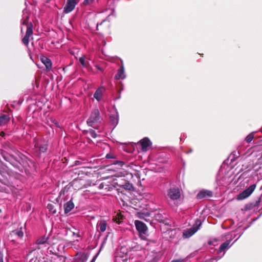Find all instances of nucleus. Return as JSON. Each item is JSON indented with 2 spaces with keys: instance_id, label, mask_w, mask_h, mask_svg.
I'll use <instances>...</instances> for the list:
<instances>
[{
  "instance_id": "f3484780",
  "label": "nucleus",
  "mask_w": 262,
  "mask_h": 262,
  "mask_svg": "<svg viewBox=\"0 0 262 262\" xmlns=\"http://www.w3.org/2000/svg\"><path fill=\"white\" fill-rule=\"evenodd\" d=\"M42 62L45 65L48 70H50L52 68V62L50 59L43 56L41 58Z\"/></svg>"
},
{
  "instance_id": "f257e3e1",
  "label": "nucleus",
  "mask_w": 262,
  "mask_h": 262,
  "mask_svg": "<svg viewBox=\"0 0 262 262\" xmlns=\"http://www.w3.org/2000/svg\"><path fill=\"white\" fill-rule=\"evenodd\" d=\"M180 191L178 187H172L167 191V199L169 204H173L176 206L179 204Z\"/></svg>"
},
{
  "instance_id": "bb28decb",
  "label": "nucleus",
  "mask_w": 262,
  "mask_h": 262,
  "mask_svg": "<svg viewBox=\"0 0 262 262\" xmlns=\"http://www.w3.org/2000/svg\"><path fill=\"white\" fill-rule=\"evenodd\" d=\"M87 257L86 255L84 254L80 255V260H81V262H85L87 260Z\"/></svg>"
},
{
  "instance_id": "c756f323",
  "label": "nucleus",
  "mask_w": 262,
  "mask_h": 262,
  "mask_svg": "<svg viewBox=\"0 0 262 262\" xmlns=\"http://www.w3.org/2000/svg\"><path fill=\"white\" fill-rule=\"evenodd\" d=\"M115 164H118L121 166H122L124 164V162L121 161H117L116 163H115Z\"/></svg>"
},
{
  "instance_id": "9d476101",
  "label": "nucleus",
  "mask_w": 262,
  "mask_h": 262,
  "mask_svg": "<svg viewBox=\"0 0 262 262\" xmlns=\"http://www.w3.org/2000/svg\"><path fill=\"white\" fill-rule=\"evenodd\" d=\"M11 236H15L17 238H21L24 236L23 227L21 226L18 229L12 231L10 234Z\"/></svg>"
},
{
  "instance_id": "58836bf2",
  "label": "nucleus",
  "mask_w": 262,
  "mask_h": 262,
  "mask_svg": "<svg viewBox=\"0 0 262 262\" xmlns=\"http://www.w3.org/2000/svg\"><path fill=\"white\" fill-rule=\"evenodd\" d=\"M53 213H55V211H53Z\"/></svg>"
},
{
  "instance_id": "f03ea898",
  "label": "nucleus",
  "mask_w": 262,
  "mask_h": 262,
  "mask_svg": "<svg viewBox=\"0 0 262 262\" xmlns=\"http://www.w3.org/2000/svg\"><path fill=\"white\" fill-rule=\"evenodd\" d=\"M29 18L28 15L25 14V11H24L23 17V21L22 24L24 25H26L27 26V31L25 36L23 38V42L26 45L28 46L29 43V40L30 37L32 35L33 33L32 31V25L31 23H28V19Z\"/></svg>"
},
{
  "instance_id": "9b49d317",
  "label": "nucleus",
  "mask_w": 262,
  "mask_h": 262,
  "mask_svg": "<svg viewBox=\"0 0 262 262\" xmlns=\"http://www.w3.org/2000/svg\"><path fill=\"white\" fill-rule=\"evenodd\" d=\"M107 223L104 220L99 221L97 224V230L101 232H104L106 229Z\"/></svg>"
},
{
  "instance_id": "4c0bfd02",
  "label": "nucleus",
  "mask_w": 262,
  "mask_h": 262,
  "mask_svg": "<svg viewBox=\"0 0 262 262\" xmlns=\"http://www.w3.org/2000/svg\"><path fill=\"white\" fill-rule=\"evenodd\" d=\"M3 135H4V132H2V133L1 135H2V136H4Z\"/></svg>"
},
{
  "instance_id": "cd10ccee",
  "label": "nucleus",
  "mask_w": 262,
  "mask_h": 262,
  "mask_svg": "<svg viewBox=\"0 0 262 262\" xmlns=\"http://www.w3.org/2000/svg\"><path fill=\"white\" fill-rule=\"evenodd\" d=\"M90 134L93 138H95L97 137V134L95 133L94 130L92 129L90 130Z\"/></svg>"
},
{
  "instance_id": "2f4dec72",
  "label": "nucleus",
  "mask_w": 262,
  "mask_h": 262,
  "mask_svg": "<svg viewBox=\"0 0 262 262\" xmlns=\"http://www.w3.org/2000/svg\"><path fill=\"white\" fill-rule=\"evenodd\" d=\"M59 258H60V260H62L63 261H65V257H63V256H59Z\"/></svg>"
},
{
  "instance_id": "393cba45",
  "label": "nucleus",
  "mask_w": 262,
  "mask_h": 262,
  "mask_svg": "<svg viewBox=\"0 0 262 262\" xmlns=\"http://www.w3.org/2000/svg\"><path fill=\"white\" fill-rule=\"evenodd\" d=\"M51 121L53 123V125H54L56 127H59V128L61 127L59 125V123L58 122V121L56 120H55V119L51 118Z\"/></svg>"
},
{
  "instance_id": "6ab92c4d",
  "label": "nucleus",
  "mask_w": 262,
  "mask_h": 262,
  "mask_svg": "<svg viewBox=\"0 0 262 262\" xmlns=\"http://www.w3.org/2000/svg\"><path fill=\"white\" fill-rule=\"evenodd\" d=\"M10 120V118L7 115H3L0 117V125L6 124Z\"/></svg>"
},
{
  "instance_id": "4be33fe9",
  "label": "nucleus",
  "mask_w": 262,
  "mask_h": 262,
  "mask_svg": "<svg viewBox=\"0 0 262 262\" xmlns=\"http://www.w3.org/2000/svg\"><path fill=\"white\" fill-rule=\"evenodd\" d=\"M254 133H251L250 134H249L245 138V141L247 142V143H250L251 142L252 140L254 139Z\"/></svg>"
},
{
  "instance_id": "423d86ee",
  "label": "nucleus",
  "mask_w": 262,
  "mask_h": 262,
  "mask_svg": "<svg viewBox=\"0 0 262 262\" xmlns=\"http://www.w3.org/2000/svg\"><path fill=\"white\" fill-rule=\"evenodd\" d=\"M256 185L255 184L250 185L248 188L244 190L237 195V199L238 200H243L249 196L254 191L256 188Z\"/></svg>"
},
{
  "instance_id": "a878e982",
  "label": "nucleus",
  "mask_w": 262,
  "mask_h": 262,
  "mask_svg": "<svg viewBox=\"0 0 262 262\" xmlns=\"http://www.w3.org/2000/svg\"><path fill=\"white\" fill-rule=\"evenodd\" d=\"M94 2V0H84L83 4L84 5H89L92 4Z\"/></svg>"
},
{
  "instance_id": "aec40b11",
  "label": "nucleus",
  "mask_w": 262,
  "mask_h": 262,
  "mask_svg": "<svg viewBox=\"0 0 262 262\" xmlns=\"http://www.w3.org/2000/svg\"><path fill=\"white\" fill-rule=\"evenodd\" d=\"M74 231H72L71 229H69L67 231V234L72 235L74 238H77L79 236V234L77 231V230L76 229L73 228Z\"/></svg>"
},
{
  "instance_id": "412c9836",
  "label": "nucleus",
  "mask_w": 262,
  "mask_h": 262,
  "mask_svg": "<svg viewBox=\"0 0 262 262\" xmlns=\"http://www.w3.org/2000/svg\"><path fill=\"white\" fill-rule=\"evenodd\" d=\"M48 239V237H46L45 236L41 237L39 238L36 241V244H38V245L43 244L46 243L47 242Z\"/></svg>"
},
{
  "instance_id": "39448f33",
  "label": "nucleus",
  "mask_w": 262,
  "mask_h": 262,
  "mask_svg": "<svg viewBox=\"0 0 262 262\" xmlns=\"http://www.w3.org/2000/svg\"><path fill=\"white\" fill-rule=\"evenodd\" d=\"M136 229L139 232L140 237L142 239L146 240V235L147 228L146 225L142 222L136 220L135 222Z\"/></svg>"
},
{
  "instance_id": "ddd939ff",
  "label": "nucleus",
  "mask_w": 262,
  "mask_h": 262,
  "mask_svg": "<svg viewBox=\"0 0 262 262\" xmlns=\"http://www.w3.org/2000/svg\"><path fill=\"white\" fill-rule=\"evenodd\" d=\"M64 210L65 213H68L70 212L74 208V204L73 201L71 200L64 204Z\"/></svg>"
},
{
  "instance_id": "a211bd4d",
  "label": "nucleus",
  "mask_w": 262,
  "mask_h": 262,
  "mask_svg": "<svg viewBox=\"0 0 262 262\" xmlns=\"http://www.w3.org/2000/svg\"><path fill=\"white\" fill-rule=\"evenodd\" d=\"M110 121L114 126H116L118 124V114L117 111H115V114L111 115L110 116Z\"/></svg>"
},
{
  "instance_id": "e433bc0d",
  "label": "nucleus",
  "mask_w": 262,
  "mask_h": 262,
  "mask_svg": "<svg viewBox=\"0 0 262 262\" xmlns=\"http://www.w3.org/2000/svg\"><path fill=\"white\" fill-rule=\"evenodd\" d=\"M245 208H246V209H251V208H252V207H248L247 206H247H245Z\"/></svg>"
},
{
  "instance_id": "c85d7f7f",
  "label": "nucleus",
  "mask_w": 262,
  "mask_h": 262,
  "mask_svg": "<svg viewBox=\"0 0 262 262\" xmlns=\"http://www.w3.org/2000/svg\"><path fill=\"white\" fill-rule=\"evenodd\" d=\"M0 262H4V254L0 250Z\"/></svg>"
},
{
  "instance_id": "f704fd0d",
  "label": "nucleus",
  "mask_w": 262,
  "mask_h": 262,
  "mask_svg": "<svg viewBox=\"0 0 262 262\" xmlns=\"http://www.w3.org/2000/svg\"><path fill=\"white\" fill-rule=\"evenodd\" d=\"M106 158L107 159H110V158H112L113 157H112V156L110 154H107L106 155Z\"/></svg>"
},
{
  "instance_id": "7ed1b4c3",
  "label": "nucleus",
  "mask_w": 262,
  "mask_h": 262,
  "mask_svg": "<svg viewBox=\"0 0 262 262\" xmlns=\"http://www.w3.org/2000/svg\"><path fill=\"white\" fill-rule=\"evenodd\" d=\"M102 118L97 108L94 109L87 120L89 126L95 127V126L101 122Z\"/></svg>"
},
{
  "instance_id": "6e6552de",
  "label": "nucleus",
  "mask_w": 262,
  "mask_h": 262,
  "mask_svg": "<svg viewBox=\"0 0 262 262\" xmlns=\"http://www.w3.org/2000/svg\"><path fill=\"white\" fill-rule=\"evenodd\" d=\"M213 195V193L211 191L202 189L196 195V198L198 199H206L208 198L212 197Z\"/></svg>"
},
{
  "instance_id": "1a4fd4ad",
  "label": "nucleus",
  "mask_w": 262,
  "mask_h": 262,
  "mask_svg": "<svg viewBox=\"0 0 262 262\" xmlns=\"http://www.w3.org/2000/svg\"><path fill=\"white\" fill-rule=\"evenodd\" d=\"M105 91V88L103 86L99 88L95 92L94 97L98 101H100L102 97L103 93Z\"/></svg>"
},
{
  "instance_id": "20e7f679",
  "label": "nucleus",
  "mask_w": 262,
  "mask_h": 262,
  "mask_svg": "<svg viewBox=\"0 0 262 262\" xmlns=\"http://www.w3.org/2000/svg\"><path fill=\"white\" fill-rule=\"evenodd\" d=\"M202 225L200 220L196 219L193 227L184 230L183 232V236L184 238H189L192 236L199 229Z\"/></svg>"
},
{
  "instance_id": "b1692460",
  "label": "nucleus",
  "mask_w": 262,
  "mask_h": 262,
  "mask_svg": "<svg viewBox=\"0 0 262 262\" xmlns=\"http://www.w3.org/2000/svg\"><path fill=\"white\" fill-rule=\"evenodd\" d=\"M123 187L125 189H127L128 190H131L133 189V186L132 184L129 183H126L123 185Z\"/></svg>"
},
{
  "instance_id": "7c9ffc66",
  "label": "nucleus",
  "mask_w": 262,
  "mask_h": 262,
  "mask_svg": "<svg viewBox=\"0 0 262 262\" xmlns=\"http://www.w3.org/2000/svg\"><path fill=\"white\" fill-rule=\"evenodd\" d=\"M260 201H261V199H260V198H259L258 199V200L256 201V202H255V203L254 206L258 207L259 206V203H260Z\"/></svg>"
},
{
  "instance_id": "0eeeda50",
  "label": "nucleus",
  "mask_w": 262,
  "mask_h": 262,
  "mask_svg": "<svg viewBox=\"0 0 262 262\" xmlns=\"http://www.w3.org/2000/svg\"><path fill=\"white\" fill-rule=\"evenodd\" d=\"M77 4L76 0H67V3L64 7L63 12L69 13L72 11Z\"/></svg>"
},
{
  "instance_id": "72a5a7b5",
  "label": "nucleus",
  "mask_w": 262,
  "mask_h": 262,
  "mask_svg": "<svg viewBox=\"0 0 262 262\" xmlns=\"http://www.w3.org/2000/svg\"><path fill=\"white\" fill-rule=\"evenodd\" d=\"M97 255H95V256H94V257L93 258V259H92L91 261V262H95L96 258H97Z\"/></svg>"
},
{
  "instance_id": "473e14b6",
  "label": "nucleus",
  "mask_w": 262,
  "mask_h": 262,
  "mask_svg": "<svg viewBox=\"0 0 262 262\" xmlns=\"http://www.w3.org/2000/svg\"><path fill=\"white\" fill-rule=\"evenodd\" d=\"M53 207V206L52 204H48L47 206L48 208L50 210L52 209Z\"/></svg>"
},
{
  "instance_id": "5701e85b",
  "label": "nucleus",
  "mask_w": 262,
  "mask_h": 262,
  "mask_svg": "<svg viewBox=\"0 0 262 262\" xmlns=\"http://www.w3.org/2000/svg\"><path fill=\"white\" fill-rule=\"evenodd\" d=\"M85 58L84 56H82L79 58V62L83 67H87L88 62L85 61Z\"/></svg>"
},
{
  "instance_id": "4468645a",
  "label": "nucleus",
  "mask_w": 262,
  "mask_h": 262,
  "mask_svg": "<svg viewBox=\"0 0 262 262\" xmlns=\"http://www.w3.org/2000/svg\"><path fill=\"white\" fill-rule=\"evenodd\" d=\"M35 147L36 149V151L38 152L39 154H41V153H44L47 151L48 149V144H44L41 145H35Z\"/></svg>"
},
{
  "instance_id": "dca6fc26",
  "label": "nucleus",
  "mask_w": 262,
  "mask_h": 262,
  "mask_svg": "<svg viewBox=\"0 0 262 262\" xmlns=\"http://www.w3.org/2000/svg\"><path fill=\"white\" fill-rule=\"evenodd\" d=\"M230 243V241H227L223 243L220 246L217 253H220L223 251H224L225 250L227 249L229 247V245Z\"/></svg>"
},
{
  "instance_id": "c9c22d12",
  "label": "nucleus",
  "mask_w": 262,
  "mask_h": 262,
  "mask_svg": "<svg viewBox=\"0 0 262 262\" xmlns=\"http://www.w3.org/2000/svg\"><path fill=\"white\" fill-rule=\"evenodd\" d=\"M171 262H180V259L174 260H172Z\"/></svg>"
},
{
  "instance_id": "2eb2a0df",
  "label": "nucleus",
  "mask_w": 262,
  "mask_h": 262,
  "mask_svg": "<svg viewBox=\"0 0 262 262\" xmlns=\"http://www.w3.org/2000/svg\"><path fill=\"white\" fill-rule=\"evenodd\" d=\"M140 142L142 149L144 151H146L147 147L151 144L150 140L147 138H144L141 140Z\"/></svg>"
},
{
  "instance_id": "f8f14e48",
  "label": "nucleus",
  "mask_w": 262,
  "mask_h": 262,
  "mask_svg": "<svg viewBox=\"0 0 262 262\" xmlns=\"http://www.w3.org/2000/svg\"><path fill=\"white\" fill-rule=\"evenodd\" d=\"M126 77V75L125 74L124 69L123 66H121L117 71V73L115 75L116 79H124Z\"/></svg>"
}]
</instances>
